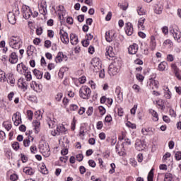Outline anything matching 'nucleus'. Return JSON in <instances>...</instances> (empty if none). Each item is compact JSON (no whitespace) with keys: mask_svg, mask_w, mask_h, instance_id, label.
I'll return each instance as SVG.
<instances>
[{"mask_svg":"<svg viewBox=\"0 0 181 181\" xmlns=\"http://www.w3.org/2000/svg\"><path fill=\"white\" fill-rule=\"evenodd\" d=\"M63 52H59L55 58L56 63H62L63 62Z\"/></svg>","mask_w":181,"mask_h":181,"instance_id":"c85d7f7f","label":"nucleus"},{"mask_svg":"<svg viewBox=\"0 0 181 181\" xmlns=\"http://www.w3.org/2000/svg\"><path fill=\"white\" fill-rule=\"evenodd\" d=\"M105 122H111L112 121V117L111 115H107L105 118Z\"/></svg>","mask_w":181,"mask_h":181,"instance_id":"8fccbe9b","label":"nucleus"},{"mask_svg":"<svg viewBox=\"0 0 181 181\" xmlns=\"http://www.w3.org/2000/svg\"><path fill=\"white\" fill-rule=\"evenodd\" d=\"M144 23H145V18H141L139 20V28H142V29H144V28H145L144 26Z\"/></svg>","mask_w":181,"mask_h":181,"instance_id":"58836bf2","label":"nucleus"},{"mask_svg":"<svg viewBox=\"0 0 181 181\" xmlns=\"http://www.w3.org/2000/svg\"><path fill=\"white\" fill-rule=\"evenodd\" d=\"M27 115L30 121H32V119H33V112H32V110H28Z\"/></svg>","mask_w":181,"mask_h":181,"instance_id":"37998d69","label":"nucleus"},{"mask_svg":"<svg viewBox=\"0 0 181 181\" xmlns=\"http://www.w3.org/2000/svg\"><path fill=\"white\" fill-rule=\"evenodd\" d=\"M78 21L81 23V22H84V15L81 14L78 16Z\"/></svg>","mask_w":181,"mask_h":181,"instance_id":"338daca9","label":"nucleus"},{"mask_svg":"<svg viewBox=\"0 0 181 181\" xmlns=\"http://www.w3.org/2000/svg\"><path fill=\"white\" fill-rule=\"evenodd\" d=\"M8 80L11 84H15V78H13V75L12 74H8Z\"/></svg>","mask_w":181,"mask_h":181,"instance_id":"4c0bfd02","label":"nucleus"},{"mask_svg":"<svg viewBox=\"0 0 181 181\" xmlns=\"http://www.w3.org/2000/svg\"><path fill=\"white\" fill-rule=\"evenodd\" d=\"M76 122H77V120H76V119L74 118L71 125V129L72 131H74L76 129Z\"/></svg>","mask_w":181,"mask_h":181,"instance_id":"de8ad7c7","label":"nucleus"},{"mask_svg":"<svg viewBox=\"0 0 181 181\" xmlns=\"http://www.w3.org/2000/svg\"><path fill=\"white\" fill-rule=\"evenodd\" d=\"M47 36L48 37H54V32L52 30H47Z\"/></svg>","mask_w":181,"mask_h":181,"instance_id":"6e6d98bb","label":"nucleus"},{"mask_svg":"<svg viewBox=\"0 0 181 181\" xmlns=\"http://www.w3.org/2000/svg\"><path fill=\"white\" fill-rule=\"evenodd\" d=\"M33 125L34 127L35 134H39V131H40V122L36 120L35 122H33Z\"/></svg>","mask_w":181,"mask_h":181,"instance_id":"b1692460","label":"nucleus"},{"mask_svg":"<svg viewBox=\"0 0 181 181\" xmlns=\"http://www.w3.org/2000/svg\"><path fill=\"white\" fill-rule=\"evenodd\" d=\"M3 125L6 131H11V129H12V124H11V123L4 122Z\"/></svg>","mask_w":181,"mask_h":181,"instance_id":"e433bc0d","label":"nucleus"},{"mask_svg":"<svg viewBox=\"0 0 181 181\" xmlns=\"http://www.w3.org/2000/svg\"><path fill=\"white\" fill-rule=\"evenodd\" d=\"M30 149L32 153H36V152H37V148H36V146H31Z\"/></svg>","mask_w":181,"mask_h":181,"instance_id":"052dcab7","label":"nucleus"},{"mask_svg":"<svg viewBox=\"0 0 181 181\" xmlns=\"http://www.w3.org/2000/svg\"><path fill=\"white\" fill-rule=\"evenodd\" d=\"M128 52L129 54H136V52H138V45L135 43L130 45L128 48Z\"/></svg>","mask_w":181,"mask_h":181,"instance_id":"f3484780","label":"nucleus"},{"mask_svg":"<svg viewBox=\"0 0 181 181\" xmlns=\"http://www.w3.org/2000/svg\"><path fill=\"white\" fill-rule=\"evenodd\" d=\"M23 172H24V173H25L26 175H29L30 176H32V175L35 174L34 169L30 167L24 168Z\"/></svg>","mask_w":181,"mask_h":181,"instance_id":"5701e85b","label":"nucleus"},{"mask_svg":"<svg viewBox=\"0 0 181 181\" xmlns=\"http://www.w3.org/2000/svg\"><path fill=\"white\" fill-rule=\"evenodd\" d=\"M88 163L89 166H91V168H95L96 166L95 161H94V160H89Z\"/></svg>","mask_w":181,"mask_h":181,"instance_id":"0e129e2a","label":"nucleus"},{"mask_svg":"<svg viewBox=\"0 0 181 181\" xmlns=\"http://www.w3.org/2000/svg\"><path fill=\"white\" fill-rule=\"evenodd\" d=\"M25 76L27 81H30L32 80V74H30V71H28L25 72Z\"/></svg>","mask_w":181,"mask_h":181,"instance_id":"a19ab883","label":"nucleus"},{"mask_svg":"<svg viewBox=\"0 0 181 181\" xmlns=\"http://www.w3.org/2000/svg\"><path fill=\"white\" fill-rule=\"evenodd\" d=\"M93 67H97L98 70H101V62H100V59L93 58L90 62Z\"/></svg>","mask_w":181,"mask_h":181,"instance_id":"dca6fc26","label":"nucleus"},{"mask_svg":"<svg viewBox=\"0 0 181 181\" xmlns=\"http://www.w3.org/2000/svg\"><path fill=\"white\" fill-rule=\"evenodd\" d=\"M115 36V33L112 32V30L105 33V39L109 43H111V42H112Z\"/></svg>","mask_w":181,"mask_h":181,"instance_id":"4468645a","label":"nucleus"},{"mask_svg":"<svg viewBox=\"0 0 181 181\" xmlns=\"http://www.w3.org/2000/svg\"><path fill=\"white\" fill-rule=\"evenodd\" d=\"M18 55H16V52H12L10 54L9 59H8V62H10V63H11V64H15L16 63H18Z\"/></svg>","mask_w":181,"mask_h":181,"instance_id":"a211bd4d","label":"nucleus"},{"mask_svg":"<svg viewBox=\"0 0 181 181\" xmlns=\"http://www.w3.org/2000/svg\"><path fill=\"white\" fill-rule=\"evenodd\" d=\"M39 12L40 13H41V15H47V8H40L39 9Z\"/></svg>","mask_w":181,"mask_h":181,"instance_id":"4d7b16f0","label":"nucleus"},{"mask_svg":"<svg viewBox=\"0 0 181 181\" xmlns=\"http://www.w3.org/2000/svg\"><path fill=\"white\" fill-rule=\"evenodd\" d=\"M115 93L117 94V100L118 103H122V100H124V97L122 93H121V88L117 87Z\"/></svg>","mask_w":181,"mask_h":181,"instance_id":"aec40b11","label":"nucleus"},{"mask_svg":"<svg viewBox=\"0 0 181 181\" xmlns=\"http://www.w3.org/2000/svg\"><path fill=\"white\" fill-rule=\"evenodd\" d=\"M9 45L13 49H19L21 47V39L19 37H11L10 38Z\"/></svg>","mask_w":181,"mask_h":181,"instance_id":"20e7f679","label":"nucleus"},{"mask_svg":"<svg viewBox=\"0 0 181 181\" xmlns=\"http://www.w3.org/2000/svg\"><path fill=\"white\" fill-rule=\"evenodd\" d=\"M124 30L127 36H132V34L134 33V27L132 25V23H126Z\"/></svg>","mask_w":181,"mask_h":181,"instance_id":"6e6552de","label":"nucleus"},{"mask_svg":"<svg viewBox=\"0 0 181 181\" xmlns=\"http://www.w3.org/2000/svg\"><path fill=\"white\" fill-rule=\"evenodd\" d=\"M33 74L35 76V77L37 78H38V80H40V78H42L43 77V72H42L36 69L33 70Z\"/></svg>","mask_w":181,"mask_h":181,"instance_id":"cd10ccee","label":"nucleus"},{"mask_svg":"<svg viewBox=\"0 0 181 181\" xmlns=\"http://www.w3.org/2000/svg\"><path fill=\"white\" fill-rule=\"evenodd\" d=\"M121 61H114L109 66V73L110 74H112V76H115L119 73V70H121Z\"/></svg>","mask_w":181,"mask_h":181,"instance_id":"f257e3e1","label":"nucleus"},{"mask_svg":"<svg viewBox=\"0 0 181 181\" xmlns=\"http://www.w3.org/2000/svg\"><path fill=\"white\" fill-rule=\"evenodd\" d=\"M31 88L34 90L36 93H41L42 92V85L37 83L36 81H33L30 85Z\"/></svg>","mask_w":181,"mask_h":181,"instance_id":"1a4fd4ad","label":"nucleus"},{"mask_svg":"<svg viewBox=\"0 0 181 181\" xmlns=\"http://www.w3.org/2000/svg\"><path fill=\"white\" fill-rule=\"evenodd\" d=\"M162 11H163V6L161 4H156L154 6V12L157 15H160L162 13Z\"/></svg>","mask_w":181,"mask_h":181,"instance_id":"6ab92c4d","label":"nucleus"},{"mask_svg":"<svg viewBox=\"0 0 181 181\" xmlns=\"http://www.w3.org/2000/svg\"><path fill=\"white\" fill-rule=\"evenodd\" d=\"M135 145H136V148L138 151H144V149L145 148V146H146V145H145V142L141 140H137L136 141Z\"/></svg>","mask_w":181,"mask_h":181,"instance_id":"2eb2a0df","label":"nucleus"},{"mask_svg":"<svg viewBox=\"0 0 181 181\" xmlns=\"http://www.w3.org/2000/svg\"><path fill=\"white\" fill-rule=\"evenodd\" d=\"M39 148L44 158H49V156H50V148L49 147V144L47 143H41Z\"/></svg>","mask_w":181,"mask_h":181,"instance_id":"7ed1b4c3","label":"nucleus"},{"mask_svg":"<svg viewBox=\"0 0 181 181\" xmlns=\"http://www.w3.org/2000/svg\"><path fill=\"white\" fill-rule=\"evenodd\" d=\"M127 127H128L129 128H132V129H135V128H136V125L135 124H132L130 122H127L126 123Z\"/></svg>","mask_w":181,"mask_h":181,"instance_id":"a18cd8bd","label":"nucleus"},{"mask_svg":"<svg viewBox=\"0 0 181 181\" xmlns=\"http://www.w3.org/2000/svg\"><path fill=\"white\" fill-rule=\"evenodd\" d=\"M148 181H153V169H151L147 177Z\"/></svg>","mask_w":181,"mask_h":181,"instance_id":"72a5a7b5","label":"nucleus"},{"mask_svg":"<svg viewBox=\"0 0 181 181\" xmlns=\"http://www.w3.org/2000/svg\"><path fill=\"white\" fill-rule=\"evenodd\" d=\"M165 98H167V100H170V98L172 97V93L169 90H168V91L165 92Z\"/></svg>","mask_w":181,"mask_h":181,"instance_id":"864d4df0","label":"nucleus"},{"mask_svg":"<svg viewBox=\"0 0 181 181\" xmlns=\"http://www.w3.org/2000/svg\"><path fill=\"white\" fill-rule=\"evenodd\" d=\"M13 118H15L14 125L16 127H18L20 124H22V118L21 117V113L19 112L15 113L12 118L13 121Z\"/></svg>","mask_w":181,"mask_h":181,"instance_id":"f8f14e48","label":"nucleus"},{"mask_svg":"<svg viewBox=\"0 0 181 181\" xmlns=\"http://www.w3.org/2000/svg\"><path fill=\"white\" fill-rule=\"evenodd\" d=\"M36 33L38 36H40L43 33V28H39L36 29Z\"/></svg>","mask_w":181,"mask_h":181,"instance_id":"69168bd1","label":"nucleus"},{"mask_svg":"<svg viewBox=\"0 0 181 181\" xmlns=\"http://www.w3.org/2000/svg\"><path fill=\"white\" fill-rule=\"evenodd\" d=\"M175 159H181V151H177L175 154Z\"/></svg>","mask_w":181,"mask_h":181,"instance_id":"774afa93","label":"nucleus"},{"mask_svg":"<svg viewBox=\"0 0 181 181\" xmlns=\"http://www.w3.org/2000/svg\"><path fill=\"white\" fill-rule=\"evenodd\" d=\"M170 33H172L175 40H177L178 43L181 42V32L180 31H175V30H170Z\"/></svg>","mask_w":181,"mask_h":181,"instance_id":"9b49d317","label":"nucleus"},{"mask_svg":"<svg viewBox=\"0 0 181 181\" xmlns=\"http://www.w3.org/2000/svg\"><path fill=\"white\" fill-rule=\"evenodd\" d=\"M159 71H165L166 69H168V62H162L158 67Z\"/></svg>","mask_w":181,"mask_h":181,"instance_id":"393cba45","label":"nucleus"},{"mask_svg":"<svg viewBox=\"0 0 181 181\" xmlns=\"http://www.w3.org/2000/svg\"><path fill=\"white\" fill-rule=\"evenodd\" d=\"M98 110H99V112L100 114V115H104L105 114V107H103V106H99L98 107Z\"/></svg>","mask_w":181,"mask_h":181,"instance_id":"79ce46f5","label":"nucleus"},{"mask_svg":"<svg viewBox=\"0 0 181 181\" xmlns=\"http://www.w3.org/2000/svg\"><path fill=\"white\" fill-rule=\"evenodd\" d=\"M79 96L83 100H88L91 97V89L87 86H82L79 90Z\"/></svg>","mask_w":181,"mask_h":181,"instance_id":"f03ea898","label":"nucleus"},{"mask_svg":"<svg viewBox=\"0 0 181 181\" xmlns=\"http://www.w3.org/2000/svg\"><path fill=\"white\" fill-rule=\"evenodd\" d=\"M81 43L83 47H87L88 45H90V41H88V40H82Z\"/></svg>","mask_w":181,"mask_h":181,"instance_id":"13d9d810","label":"nucleus"},{"mask_svg":"<svg viewBox=\"0 0 181 181\" xmlns=\"http://www.w3.org/2000/svg\"><path fill=\"white\" fill-rule=\"evenodd\" d=\"M37 168L39 172H40V173H42V175H47L49 173V170L46 168V165L45 164V163H41L38 164Z\"/></svg>","mask_w":181,"mask_h":181,"instance_id":"9d476101","label":"nucleus"},{"mask_svg":"<svg viewBox=\"0 0 181 181\" xmlns=\"http://www.w3.org/2000/svg\"><path fill=\"white\" fill-rule=\"evenodd\" d=\"M12 148L14 149V151H18V149H19V142L15 141L12 144Z\"/></svg>","mask_w":181,"mask_h":181,"instance_id":"49530a36","label":"nucleus"},{"mask_svg":"<svg viewBox=\"0 0 181 181\" xmlns=\"http://www.w3.org/2000/svg\"><path fill=\"white\" fill-rule=\"evenodd\" d=\"M150 87L153 88H158L159 87V82L158 81H155L153 78L150 79Z\"/></svg>","mask_w":181,"mask_h":181,"instance_id":"a878e982","label":"nucleus"},{"mask_svg":"<svg viewBox=\"0 0 181 181\" xmlns=\"http://www.w3.org/2000/svg\"><path fill=\"white\" fill-rule=\"evenodd\" d=\"M67 132V129L63 124H59L57 127V129L52 131L51 134L53 136H56V135H60V134H66Z\"/></svg>","mask_w":181,"mask_h":181,"instance_id":"39448f33","label":"nucleus"},{"mask_svg":"<svg viewBox=\"0 0 181 181\" xmlns=\"http://www.w3.org/2000/svg\"><path fill=\"white\" fill-rule=\"evenodd\" d=\"M103 126L104 124H103V122L99 121L97 122V124H96L97 129H103Z\"/></svg>","mask_w":181,"mask_h":181,"instance_id":"5fc2aeb1","label":"nucleus"},{"mask_svg":"<svg viewBox=\"0 0 181 181\" xmlns=\"http://www.w3.org/2000/svg\"><path fill=\"white\" fill-rule=\"evenodd\" d=\"M150 112L152 114V116L153 117V121H158L159 120V117L158 115V112H156L153 110H151Z\"/></svg>","mask_w":181,"mask_h":181,"instance_id":"7c9ffc66","label":"nucleus"},{"mask_svg":"<svg viewBox=\"0 0 181 181\" xmlns=\"http://www.w3.org/2000/svg\"><path fill=\"white\" fill-rule=\"evenodd\" d=\"M0 81H6V76H5V72L0 71Z\"/></svg>","mask_w":181,"mask_h":181,"instance_id":"c9c22d12","label":"nucleus"},{"mask_svg":"<svg viewBox=\"0 0 181 181\" xmlns=\"http://www.w3.org/2000/svg\"><path fill=\"white\" fill-rule=\"evenodd\" d=\"M93 107H89L86 112L87 115H88V117L93 115Z\"/></svg>","mask_w":181,"mask_h":181,"instance_id":"603ef678","label":"nucleus"},{"mask_svg":"<svg viewBox=\"0 0 181 181\" xmlns=\"http://www.w3.org/2000/svg\"><path fill=\"white\" fill-rule=\"evenodd\" d=\"M173 177H172V174L170 173H165L164 177V181H172Z\"/></svg>","mask_w":181,"mask_h":181,"instance_id":"f704fd0d","label":"nucleus"},{"mask_svg":"<svg viewBox=\"0 0 181 181\" xmlns=\"http://www.w3.org/2000/svg\"><path fill=\"white\" fill-rule=\"evenodd\" d=\"M62 144L64 145V148H69V144H70V141H69L67 137L63 138Z\"/></svg>","mask_w":181,"mask_h":181,"instance_id":"2f4dec72","label":"nucleus"},{"mask_svg":"<svg viewBox=\"0 0 181 181\" xmlns=\"http://www.w3.org/2000/svg\"><path fill=\"white\" fill-rule=\"evenodd\" d=\"M71 43V45H77L78 43V37L76 34L71 33L70 35Z\"/></svg>","mask_w":181,"mask_h":181,"instance_id":"4be33fe9","label":"nucleus"},{"mask_svg":"<svg viewBox=\"0 0 181 181\" xmlns=\"http://www.w3.org/2000/svg\"><path fill=\"white\" fill-rule=\"evenodd\" d=\"M62 98H63V93H57L55 96V99L57 100V101H60Z\"/></svg>","mask_w":181,"mask_h":181,"instance_id":"3c124183","label":"nucleus"},{"mask_svg":"<svg viewBox=\"0 0 181 181\" xmlns=\"http://www.w3.org/2000/svg\"><path fill=\"white\" fill-rule=\"evenodd\" d=\"M150 45L152 47V49L156 47V42L155 41V36L151 37Z\"/></svg>","mask_w":181,"mask_h":181,"instance_id":"473e14b6","label":"nucleus"},{"mask_svg":"<svg viewBox=\"0 0 181 181\" xmlns=\"http://www.w3.org/2000/svg\"><path fill=\"white\" fill-rule=\"evenodd\" d=\"M61 40L62 43L68 45L69 42H70V40L69 39V34H67L66 32H64V37H61Z\"/></svg>","mask_w":181,"mask_h":181,"instance_id":"bb28decb","label":"nucleus"},{"mask_svg":"<svg viewBox=\"0 0 181 181\" xmlns=\"http://www.w3.org/2000/svg\"><path fill=\"white\" fill-rule=\"evenodd\" d=\"M30 138L31 141H33L34 139L31 136H28L27 139H24L23 145L24 146H25V148H27V146H29V145L30 144Z\"/></svg>","mask_w":181,"mask_h":181,"instance_id":"c756f323","label":"nucleus"},{"mask_svg":"<svg viewBox=\"0 0 181 181\" xmlns=\"http://www.w3.org/2000/svg\"><path fill=\"white\" fill-rule=\"evenodd\" d=\"M22 9H23V16L25 19H29V18H30V16L33 15V13H32V10L30 9V7L25 6V7H23Z\"/></svg>","mask_w":181,"mask_h":181,"instance_id":"0eeeda50","label":"nucleus"},{"mask_svg":"<svg viewBox=\"0 0 181 181\" xmlns=\"http://www.w3.org/2000/svg\"><path fill=\"white\" fill-rule=\"evenodd\" d=\"M6 137V134H5V132L1 130L0 131V140L4 141L5 138Z\"/></svg>","mask_w":181,"mask_h":181,"instance_id":"09e8293b","label":"nucleus"},{"mask_svg":"<svg viewBox=\"0 0 181 181\" xmlns=\"http://www.w3.org/2000/svg\"><path fill=\"white\" fill-rule=\"evenodd\" d=\"M45 47H46V49H49L52 47V41L47 40L45 41V44H44Z\"/></svg>","mask_w":181,"mask_h":181,"instance_id":"ea45409f","label":"nucleus"},{"mask_svg":"<svg viewBox=\"0 0 181 181\" xmlns=\"http://www.w3.org/2000/svg\"><path fill=\"white\" fill-rule=\"evenodd\" d=\"M10 180L16 181L18 180V175L16 174H13L10 176Z\"/></svg>","mask_w":181,"mask_h":181,"instance_id":"680f3d73","label":"nucleus"},{"mask_svg":"<svg viewBox=\"0 0 181 181\" xmlns=\"http://www.w3.org/2000/svg\"><path fill=\"white\" fill-rule=\"evenodd\" d=\"M8 21L11 25H15L16 23V16H15V13L9 12L8 16Z\"/></svg>","mask_w":181,"mask_h":181,"instance_id":"ddd939ff","label":"nucleus"},{"mask_svg":"<svg viewBox=\"0 0 181 181\" xmlns=\"http://www.w3.org/2000/svg\"><path fill=\"white\" fill-rule=\"evenodd\" d=\"M162 32L164 33V35H168V33H169V29L168 28V26L163 27Z\"/></svg>","mask_w":181,"mask_h":181,"instance_id":"bf43d9fd","label":"nucleus"},{"mask_svg":"<svg viewBox=\"0 0 181 181\" xmlns=\"http://www.w3.org/2000/svg\"><path fill=\"white\" fill-rule=\"evenodd\" d=\"M136 77L139 81H144V76H142L141 74H137Z\"/></svg>","mask_w":181,"mask_h":181,"instance_id":"e2e57ef3","label":"nucleus"},{"mask_svg":"<svg viewBox=\"0 0 181 181\" xmlns=\"http://www.w3.org/2000/svg\"><path fill=\"white\" fill-rule=\"evenodd\" d=\"M40 8L41 9H47V4L46 1H42L40 4Z\"/></svg>","mask_w":181,"mask_h":181,"instance_id":"c03bdc74","label":"nucleus"},{"mask_svg":"<svg viewBox=\"0 0 181 181\" xmlns=\"http://www.w3.org/2000/svg\"><path fill=\"white\" fill-rule=\"evenodd\" d=\"M171 70L177 80L181 81V70L177 65H175V64H171Z\"/></svg>","mask_w":181,"mask_h":181,"instance_id":"423d86ee","label":"nucleus"},{"mask_svg":"<svg viewBox=\"0 0 181 181\" xmlns=\"http://www.w3.org/2000/svg\"><path fill=\"white\" fill-rule=\"evenodd\" d=\"M112 50L113 48L111 46L106 48L105 56H109V57H115V54L114 53V52H112Z\"/></svg>","mask_w":181,"mask_h":181,"instance_id":"412c9836","label":"nucleus"}]
</instances>
